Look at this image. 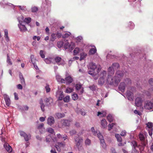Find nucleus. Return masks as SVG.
<instances>
[{"mask_svg":"<svg viewBox=\"0 0 153 153\" xmlns=\"http://www.w3.org/2000/svg\"><path fill=\"white\" fill-rule=\"evenodd\" d=\"M71 33L68 32V33H65L64 34L62 37L63 38H68V37L71 35Z\"/></svg>","mask_w":153,"mask_h":153,"instance_id":"nucleus-58","label":"nucleus"},{"mask_svg":"<svg viewBox=\"0 0 153 153\" xmlns=\"http://www.w3.org/2000/svg\"><path fill=\"white\" fill-rule=\"evenodd\" d=\"M65 79V83L66 85L70 84L73 81V79L71 76L66 77Z\"/></svg>","mask_w":153,"mask_h":153,"instance_id":"nucleus-15","label":"nucleus"},{"mask_svg":"<svg viewBox=\"0 0 153 153\" xmlns=\"http://www.w3.org/2000/svg\"><path fill=\"white\" fill-rule=\"evenodd\" d=\"M64 47L65 50L68 48H71V50H73L74 48L71 46V45L68 42L64 44Z\"/></svg>","mask_w":153,"mask_h":153,"instance_id":"nucleus-27","label":"nucleus"},{"mask_svg":"<svg viewBox=\"0 0 153 153\" xmlns=\"http://www.w3.org/2000/svg\"><path fill=\"white\" fill-rule=\"evenodd\" d=\"M104 83V79L102 78H100L98 80V83L99 85H102Z\"/></svg>","mask_w":153,"mask_h":153,"instance_id":"nucleus-50","label":"nucleus"},{"mask_svg":"<svg viewBox=\"0 0 153 153\" xmlns=\"http://www.w3.org/2000/svg\"><path fill=\"white\" fill-rule=\"evenodd\" d=\"M107 80L109 83L110 85L114 86H117L120 81V78L117 77V76L113 77H111V76H110V77H109V76H108Z\"/></svg>","mask_w":153,"mask_h":153,"instance_id":"nucleus-1","label":"nucleus"},{"mask_svg":"<svg viewBox=\"0 0 153 153\" xmlns=\"http://www.w3.org/2000/svg\"><path fill=\"white\" fill-rule=\"evenodd\" d=\"M89 68L91 70L95 71V70L97 68V66L95 63L92 62L89 64Z\"/></svg>","mask_w":153,"mask_h":153,"instance_id":"nucleus-24","label":"nucleus"},{"mask_svg":"<svg viewBox=\"0 0 153 153\" xmlns=\"http://www.w3.org/2000/svg\"><path fill=\"white\" fill-rule=\"evenodd\" d=\"M52 59V58H49L45 59L44 60L46 64H50L51 63Z\"/></svg>","mask_w":153,"mask_h":153,"instance_id":"nucleus-40","label":"nucleus"},{"mask_svg":"<svg viewBox=\"0 0 153 153\" xmlns=\"http://www.w3.org/2000/svg\"><path fill=\"white\" fill-rule=\"evenodd\" d=\"M65 114L63 113H56L55 114L56 117L58 119H60L65 116Z\"/></svg>","mask_w":153,"mask_h":153,"instance_id":"nucleus-30","label":"nucleus"},{"mask_svg":"<svg viewBox=\"0 0 153 153\" xmlns=\"http://www.w3.org/2000/svg\"><path fill=\"white\" fill-rule=\"evenodd\" d=\"M4 31V37L6 41L8 42L9 41V39L8 36V30L7 29H5Z\"/></svg>","mask_w":153,"mask_h":153,"instance_id":"nucleus-31","label":"nucleus"},{"mask_svg":"<svg viewBox=\"0 0 153 153\" xmlns=\"http://www.w3.org/2000/svg\"><path fill=\"white\" fill-rule=\"evenodd\" d=\"M91 140L88 138L86 139L85 140V144L86 146H89L91 144Z\"/></svg>","mask_w":153,"mask_h":153,"instance_id":"nucleus-53","label":"nucleus"},{"mask_svg":"<svg viewBox=\"0 0 153 153\" xmlns=\"http://www.w3.org/2000/svg\"><path fill=\"white\" fill-rule=\"evenodd\" d=\"M100 69L99 68H98L97 69V73H95V71H93V70H89L88 71V74L91 75L93 76H95V75L97 73H99V72L100 71Z\"/></svg>","mask_w":153,"mask_h":153,"instance_id":"nucleus-21","label":"nucleus"},{"mask_svg":"<svg viewBox=\"0 0 153 153\" xmlns=\"http://www.w3.org/2000/svg\"><path fill=\"white\" fill-rule=\"evenodd\" d=\"M111 66L114 70H117L120 67V65L118 63L115 62L112 64Z\"/></svg>","mask_w":153,"mask_h":153,"instance_id":"nucleus-34","label":"nucleus"},{"mask_svg":"<svg viewBox=\"0 0 153 153\" xmlns=\"http://www.w3.org/2000/svg\"><path fill=\"white\" fill-rule=\"evenodd\" d=\"M56 137L59 139H61L64 140H65L68 137V136L66 134L61 135L60 134H57Z\"/></svg>","mask_w":153,"mask_h":153,"instance_id":"nucleus-18","label":"nucleus"},{"mask_svg":"<svg viewBox=\"0 0 153 153\" xmlns=\"http://www.w3.org/2000/svg\"><path fill=\"white\" fill-rule=\"evenodd\" d=\"M45 2L46 5L47 6V7H50L51 5V1L48 0H45Z\"/></svg>","mask_w":153,"mask_h":153,"instance_id":"nucleus-57","label":"nucleus"},{"mask_svg":"<svg viewBox=\"0 0 153 153\" xmlns=\"http://www.w3.org/2000/svg\"><path fill=\"white\" fill-rule=\"evenodd\" d=\"M147 126L146 129L147 130L149 135L152 136V135L153 123L152 122H149L146 124Z\"/></svg>","mask_w":153,"mask_h":153,"instance_id":"nucleus-5","label":"nucleus"},{"mask_svg":"<svg viewBox=\"0 0 153 153\" xmlns=\"http://www.w3.org/2000/svg\"><path fill=\"white\" fill-rule=\"evenodd\" d=\"M78 98V96L76 94H74L72 95V99L74 100H76Z\"/></svg>","mask_w":153,"mask_h":153,"instance_id":"nucleus-48","label":"nucleus"},{"mask_svg":"<svg viewBox=\"0 0 153 153\" xmlns=\"http://www.w3.org/2000/svg\"><path fill=\"white\" fill-rule=\"evenodd\" d=\"M45 88L47 93L49 92L51 90V88L47 84L45 87Z\"/></svg>","mask_w":153,"mask_h":153,"instance_id":"nucleus-55","label":"nucleus"},{"mask_svg":"<svg viewBox=\"0 0 153 153\" xmlns=\"http://www.w3.org/2000/svg\"><path fill=\"white\" fill-rule=\"evenodd\" d=\"M98 137L100 140L101 146L103 149H105L106 148V145L103 136L100 132H99L98 134Z\"/></svg>","mask_w":153,"mask_h":153,"instance_id":"nucleus-2","label":"nucleus"},{"mask_svg":"<svg viewBox=\"0 0 153 153\" xmlns=\"http://www.w3.org/2000/svg\"><path fill=\"white\" fill-rule=\"evenodd\" d=\"M44 126V124L42 123L39 125L37 127V128L39 130V131L41 134H42L44 132L43 130H45L44 128H43Z\"/></svg>","mask_w":153,"mask_h":153,"instance_id":"nucleus-25","label":"nucleus"},{"mask_svg":"<svg viewBox=\"0 0 153 153\" xmlns=\"http://www.w3.org/2000/svg\"><path fill=\"white\" fill-rule=\"evenodd\" d=\"M19 134L21 137H24L25 140L26 141H28L30 138L31 136L30 134H27L23 131H20Z\"/></svg>","mask_w":153,"mask_h":153,"instance_id":"nucleus-6","label":"nucleus"},{"mask_svg":"<svg viewBox=\"0 0 153 153\" xmlns=\"http://www.w3.org/2000/svg\"><path fill=\"white\" fill-rule=\"evenodd\" d=\"M55 122V120L54 117L52 116L49 117L47 119V123L49 125L51 126Z\"/></svg>","mask_w":153,"mask_h":153,"instance_id":"nucleus-14","label":"nucleus"},{"mask_svg":"<svg viewBox=\"0 0 153 153\" xmlns=\"http://www.w3.org/2000/svg\"><path fill=\"white\" fill-rule=\"evenodd\" d=\"M63 122L62 123V126H69L71 121L68 120L63 119Z\"/></svg>","mask_w":153,"mask_h":153,"instance_id":"nucleus-22","label":"nucleus"},{"mask_svg":"<svg viewBox=\"0 0 153 153\" xmlns=\"http://www.w3.org/2000/svg\"><path fill=\"white\" fill-rule=\"evenodd\" d=\"M74 139L75 143H77L78 141H80V142H83V138L79 137L78 135L75 136Z\"/></svg>","mask_w":153,"mask_h":153,"instance_id":"nucleus-20","label":"nucleus"},{"mask_svg":"<svg viewBox=\"0 0 153 153\" xmlns=\"http://www.w3.org/2000/svg\"><path fill=\"white\" fill-rule=\"evenodd\" d=\"M44 102L46 103L47 105L48 106L52 102L53 100L51 97H49L48 98H46L44 100Z\"/></svg>","mask_w":153,"mask_h":153,"instance_id":"nucleus-19","label":"nucleus"},{"mask_svg":"<svg viewBox=\"0 0 153 153\" xmlns=\"http://www.w3.org/2000/svg\"><path fill=\"white\" fill-rule=\"evenodd\" d=\"M57 81L59 82L65 83V80L64 79L62 78L61 76L59 75H56V76Z\"/></svg>","mask_w":153,"mask_h":153,"instance_id":"nucleus-17","label":"nucleus"},{"mask_svg":"<svg viewBox=\"0 0 153 153\" xmlns=\"http://www.w3.org/2000/svg\"><path fill=\"white\" fill-rule=\"evenodd\" d=\"M126 86V85L124 82H121L118 87L119 91L122 92H124L125 91Z\"/></svg>","mask_w":153,"mask_h":153,"instance_id":"nucleus-11","label":"nucleus"},{"mask_svg":"<svg viewBox=\"0 0 153 153\" xmlns=\"http://www.w3.org/2000/svg\"><path fill=\"white\" fill-rule=\"evenodd\" d=\"M139 137L140 140L141 141L142 146H145L147 144V142L145 140L144 135L140 133L139 135Z\"/></svg>","mask_w":153,"mask_h":153,"instance_id":"nucleus-7","label":"nucleus"},{"mask_svg":"<svg viewBox=\"0 0 153 153\" xmlns=\"http://www.w3.org/2000/svg\"><path fill=\"white\" fill-rule=\"evenodd\" d=\"M114 124L113 123L111 124H109L108 125V130L110 131L113 128V127Z\"/></svg>","mask_w":153,"mask_h":153,"instance_id":"nucleus-64","label":"nucleus"},{"mask_svg":"<svg viewBox=\"0 0 153 153\" xmlns=\"http://www.w3.org/2000/svg\"><path fill=\"white\" fill-rule=\"evenodd\" d=\"M64 97V95L62 92H60L58 98V100L61 101L62 100Z\"/></svg>","mask_w":153,"mask_h":153,"instance_id":"nucleus-42","label":"nucleus"},{"mask_svg":"<svg viewBox=\"0 0 153 153\" xmlns=\"http://www.w3.org/2000/svg\"><path fill=\"white\" fill-rule=\"evenodd\" d=\"M19 78L21 80V83L22 84H25V82L24 78L22 74L20 72L19 73Z\"/></svg>","mask_w":153,"mask_h":153,"instance_id":"nucleus-35","label":"nucleus"},{"mask_svg":"<svg viewBox=\"0 0 153 153\" xmlns=\"http://www.w3.org/2000/svg\"><path fill=\"white\" fill-rule=\"evenodd\" d=\"M143 100L142 98L140 97H137L135 100V104L137 107H139L141 105Z\"/></svg>","mask_w":153,"mask_h":153,"instance_id":"nucleus-10","label":"nucleus"},{"mask_svg":"<svg viewBox=\"0 0 153 153\" xmlns=\"http://www.w3.org/2000/svg\"><path fill=\"white\" fill-rule=\"evenodd\" d=\"M131 145L132 147V153H139L137 148H139L137 143L135 141H132L131 142Z\"/></svg>","mask_w":153,"mask_h":153,"instance_id":"nucleus-3","label":"nucleus"},{"mask_svg":"<svg viewBox=\"0 0 153 153\" xmlns=\"http://www.w3.org/2000/svg\"><path fill=\"white\" fill-rule=\"evenodd\" d=\"M4 147L6 151L9 153H10L12 151V148L7 143H5L4 145Z\"/></svg>","mask_w":153,"mask_h":153,"instance_id":"nucleus-12","label":"nucleus"},{"mask_svg":"<svg viewBox=\"0 0 153 153\" xmlns=\"http://www.w3.org/2000/svg\"><path fill=\"white\" fill-rule=\"evenodd\" d=\"M126 96L128 99L130 101H132L134 99V94L133 93L129 91H127L126 93Z\"/></svg>","mask_w":153,"mask_h":153,"instance_id":"nucleus-8","label":"nucleus"},{"mask_svg":"<svg viewBox=\"0 0 153 153\" xmlns=\"http://www.w3.org/2000/svg\"><path fill=\"white\" fill-rule=\"evenodd\" d=\"M91 130L94 135H97V137H98V134L99 132H100L99 131H96L94 127H92L91 128Z\"/></svg>","mask_w":153,"mask_h":153,"instance_id":"nucleus-36","label":"nucleus"},{"mask_svg":"<svg viewBox=\"0 0 153 153\" xmlns=\"http://www.w3.org/2000/svg\"><path fill=\"white\" fill-rule=\"evenodd\" d=\"M89 88L91 90L93 91H95L96 89V87L94 85L90 86H89Z\"/></svg>","mask_w":153,"mask_h":153,"instance_id":"nucleus-59","label":"nucleus"},{"mask_svg":"<svg viewBox=\"0 0 153 153\" xmlns=\"http://www.w3.org/2000/svg\"><path fill=\"white\" fill-rule=\"evenodd\" d=\"M135 27L134 24L131 21H130L128 24L127 27L130 29L132 30Z\"/></svg>","mask_w":153,"mask_h":153,"instance_id":"nucleus-26","label":"nucleus"},{"mask_svg":"<svg viewBox=\"0 0 153 153\" xmlns=\"http://www.w3.org/2000/svg\"><path fill=\"white\" fill-rule=\"evenodd\" d=\"M70 97L69 96H66L63 99V101L65 102H68L70 101Z\"/></svg>","mask_w":153,"mask_h":153,"instance_id":"nucleus-45","label":"nucleus"},{"mask_svg":"<svg viewBox=\"0 0 153 153\" xmlns=\"http://www.w3.org/2000/svg\"><path fill=\"white\" fill-rule=\"evenodd\" d=\"M4 97L6 105L7 106H9L10 104V101L9 97L6 94H4Z\"/></svg>","mask_w":153,"mask_h":153,"instance_id":"nucleus-16","label":"nucleus"},{"mask_svg":"<svg viewBox=\"0 0 153 153\" xmlns=\"http://www.w3.org/2000/svg\"><path fill=\"white\" fill-rule=\"evenodd\" d=\"M87 54L84 53H81L80 54V56L79 59V60L81 61L83 59L87 56Z\"/></svg>","mask_w":153,"mask_h":153,"instance_id":"nucleus-41","label":"nucleus"},{"mask_svg":"<svg viewBox=\"0 0 153 153\" xmlns=\"http://www.w3.org/2000/svg\"><path fill=\"white\" fill-rule=\"evenodd\" d=\"M54 59L56 63H58L61 61L62 58L59 56H57Z\"/></svg>","mask_w":153,"mask_h":153,"instance_id":"nucleus-63","label":"nucleus"},{"mask_svg":"<svg viewBox=\"0 0 153 153\" xmlns=\"http://www.w3.org/2000/svg\"><path fill=\"white\" fill-rule=\"evenodd\" d=\"M6 62L9 65H12V62L11 61V60L10 59V57L8 54H7V59Z\"/></svg>","mask_w":153,"mask_h":153,"instance_id":"nucleus-43","label":"nucleus"},{"mask_svg":"<svg viewBox=\"0 0 153 153\" xmlns=\"http://www.w3.org/2000/svg\"><path fill=\"white\" fill-rule=\"evenodd\" d=\"M82 85L81 84H76L75 86L76 90L78 91L82 88Z\"/></svg>","mask_w":153,"mask_h":153,"instance_id":"nucleus-49","label":"nucleus"},{"mask_svg":"<svg viewBox=\"0 0 153 153\" xmlns=\"http://www.w3.org/2000/svg\"><path fill=\"white\" fill-rule=\"evenodd\" d=\"M65 142H58L57 143V144H56L57 146H59L60 147H64L65 145Z\"/></svg>","mask_w":153,"mask_h":153,"instance_id":"nucleus-61","label":"nucleus"},{"mask_svg":"<svg viewBox=\"0 0 153 153\" xmlns=\"http://www.w3.org/2000/svg\"><path fill=\"white\" fill-rule=\"evenodd\" d=\"M78 114H80L82 115H85V113L84 112V110L81 109L78 111L77 112Z\"/></svg>","mask_w":153,"mask_h":153,"instance_id":"nucleus-60","label":"nucleus"},{"mask_svg":"<svg viewBox=\"0 0 153 153\" xmlns=\"http://www.w3.org/2000/svg\"><path fill=\"white\" fill-rule=\"evenodd\" d=\"M17 6L20 9L23 11H25L27 10L26 6H21L20 5H18Z\"/></svg>","mask_w":153,"mask_h":153,"instance_id":"nucleus-54","label":"nucleus"},{"mask_svg":"<svg viewBox=\"0 0 153 153\" xmlns=\"http://www.w3.org/2000/svg\"><path fill=\"white\" fill-rule=\"evenodd\" d=\"M107 118L110 123H111L113 121V117L110 114H108L107 117Z\"/></svg>","mask_w":153,"mask_h":153,"instance_id":"nucleus-37","label":"nucleus"},{"mask_svg":"<svg viewBox=\"0 0 153 153\" xmlns=\"http://www.w3.org/2000/svg\"><path fill=\"white\" fill-rule=\"evenodd\" d=\"M114 69L111 66L110 67L108 68V71L109 73V74L108 75V76H111L114 73Z\"/></svg>","mask_w":153,"mask_h":153,"instance_id":"nucleus-23","label":"nucleus"},{"mask_svg":"<svg viewBox=\"0 0 153 153\" xmlns=\"http://www.w3.org/2000/svg\"><path fill=\"white\" fill-rule=\"evenodd\" d=\"M74 91L73 88L71 87H67L66 90V92L68 93H70Z\"/></svg>","mask_w":153,"mask_h":153,"instance_id":"nucleus-46","label":"nucleus"},{"mask_svg":"<svg viewBox=\"0 0 153 153\" xmlns=\"http://www.w3.org/2000/svg\"><path fill=\"white\" fill-rule=\"evenodd\" d=\"M62 34L61 33H59L58 32L56 33H52L51 36L50 40L52 42H54L57 38H60L61 37Z\"/></svg>","mask_w":153,"mask_h":153,"instance_id":"nucleus-4","label":"nucleus"},{"mask_svg":"<svg viewBox=\"0 0 153 153\" xmlns=\"http://www.w3.org/2000/svg\"><path fill=\"white\" fill-rule=\"evenodd\" d=\"M115 137L118 142H122V137L120 135L117 134H115Z\"/></svg>","mask_w":153,"mask_h":153,"instance_id":"nucleus-38","label":"nucleus"},{"mask_svg":"<svg viewBox=\"0 0 153 153\" xmlns=\"http://www.w3.org/2000/svg\"><path fill=\"white\" fill-rule=\"evenodd\" d=\"M82 142H80L78 141L77 143H76L75 146L77 150L79 151H82L84 149L83 147L82 146Z\"/></svg>","mask_w":153,"mask_h":153,"instance_id":"nucleus-9","label":"nucleus"},{"mask_svg":"<svg viewBox=\"0 0 153 153\" xmlns=\"http://www.w3.org/2000/svg\"><path fill=\"white\" fill-rule=\"evenodd\" d=\"M107 59H109L110 58H113L115 57V55H112L111 54L108 53L106 56Z\"/></svg>","mask_w":153,"mask_h":153,"instance_id":"nucleus-62","label":"nucleus"},{"mask_svg":"<svg viewBox=\"0 0 153 153\" xmlns=\"http://www.w3.org/2000/svg\"><path fill=\"white\" fill-rule=\"evenodd\" d=\"M80 49L78 47L76 48L73 52V54L74 56L76 55L79 52Z\"/></svg>","mask_w":153,"mask_h":153,"instance_id":"nucleus-39","label":"nucleus"},{"mask_svg":"<svg viewBox=\"0 0 153 153\" xmlns=\"http://www.w3.org/2000/svg\"><path fill=\"white\" fill-rule=\"evenodd\" d=\"M31 10L32 12L35 13L38 11V9L37 7L34 6L32 7L31 8Z\"/></svg>","mask_w":153,"mask_h":153,"instance_id":"nucleus-52","label":"nucleus"},{"mask_svg":"<svg viewBox=\"0 0 153 153\" xmlns=\"http://www.w3.org/2000/svg\"><path fill=\"white\" fill-rule=\"evenodd\" d=\"M94 48H91L89 51V54L91 55H93L97 51L96 48L95 46Z\"/></svg>","mask_w":153,"mask_h":153,"instance_id":"nucleus-32","label":"nucleus"},{"mask_svg":"<svg viewBox=\"0 0 153 153\" xmlns=\"http://www.w3.org/2000/svg\"><path fill=\"white\" fill-rule=\"evenodd\" d=\"M18 26L21 32H25L27 30V29L24 23L18 24Z\"/></svg>","mask_w":153,"mask_h":153,"instance_id":"nucleus-13","label":"nucleus"},{"mask_svg":"<svg viewBox=\"0 0 153 153\" xmlns=\"http://www.w3.org/2000/svg\"><path fill=\"white\" fill-rule=\"evenodd\" d=\"M101 124L102 128H105L106 127L107 123L105 119H103L101 120Z\"/></svg>","mask_w":153,"mask_h":153,"instance_id":"nucleus-29","label":"nucleus"},{"mask_svg":"<svg viewBox=\"0 0 153 153\" xmlns=\"http://www.w3.org/2000/svg\"><path fill=\"white\" fill-rule=\"evenodd\" d=\"M106 72L105 71H103L101 73L100 77L102 78L103 79H104L105 77L106 76Z\"/></svg>","mask_w":153,"mask_h":153,"instance_id":"nucleus-44","label":"nucleus"},{"mask_svg":"<svg viewBox=\"0 0 153 153\" xmlns=\"http://www.w3.org/2000/svg\"><path fill=\"white\" fill-rule=\"evenodd\" d=\"M117 77H118L120 79V78L123 77L124 75L123 71H118L116 73Z\"/></svg>","mask_w":153,"mask_h":153,"instance_id":"nucleus-28","label":"nucleus"},{"mask_svg":"<svg viewBox=\"0 0 153 153\" xmlns=\"http://www.w3.org/2000/svg\"><path fill=\"white\" fill-rule=\"evenodd\" d=\"M17 19L19 23V24L24 23V17L22 16L21 15L20 16L18 17Z\"/></svg>","mask_w":153,"mask_h":153,"instance_id":"nucleus-33","label":"nucleus"},{"mask_svg":"<svg viewBox=\"0 0 153 153\" xmlns=\"http://www.w3.org/2000/svg\"><path fill=\"white\" fill-rule=\"evenodd\" d=\"M31 21V18L30 17H27L25 18L24 20V24L26 22L27 24H28Z\"/></svg>","mask_w":153,"mask_h":153,"instance_id":"nucleus-51","label":"nucleus"},{"mask_svg":"<svg viewBox=\"0 0 153 153\" xmlns=\"http://www.w3.org/2000/svg\"><path fill=\"white\" fill-rule=\"evenodd\" d=\"M64 42L62 41H59L57 43V46L59 48H61L63 45Z\"/></svg>","mask_w":153,"mask_h":153,"instance_id":"nucleus-47","label":"nucleus"},{"mask_svg":"<svg viewBox=\"0 0 153 153\" xmlns=\"http://www.w3.org/2000/svg\"><path fill=\"white\" fill-rule=\"evenodd\" d=\"M39 54L42 58H45V56L43 51L40 50L39 52Z\"/></svg>","mask_w":153,"mask_h":153,"instance_id":"nucleus-56","label":"nucleus"}]
</instances>
